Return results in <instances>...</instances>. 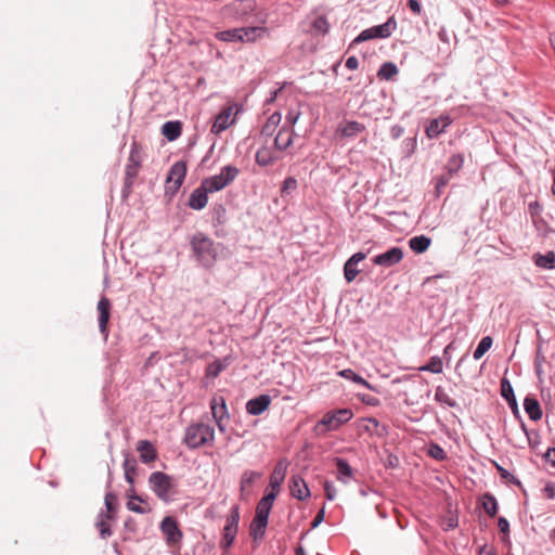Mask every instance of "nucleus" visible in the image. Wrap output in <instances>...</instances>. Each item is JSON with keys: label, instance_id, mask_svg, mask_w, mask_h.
Returning a JSON list of instances; mask_svg holds the SVG:
<instances>
[{"label": "nucleus", "instance_id": "obj_23", "mask_svg": "<svg viewBox=\"0 0 555 555\" xmlns=\"http://www.w3.org/2000/svg\"><path fill=\"white\" fill-rule=\"evenodd\" d=\"M366 255L362 251H358L353 254L344 266V274L347 282H352L357 275L359 274V270L357 269V264L364 260Z\"/></svg>", "mask_w": 555, "mask_h": 555}, {"label": "nucleus", "instance_id": "obj_54", "mask_svg": "<svg viewBox=\"0 0 555 555\" xmlns=\"http://www.w3.org/2000/svg\"><path fill=\"white\" fill-rule=\"evenodd\" d=\"M451 113L454 115L453 119L454 118H462V117H465V116H467V115H469L472 113V107L469 105H466V104H461L459 106H455V107L451 108Z\"/></svg>", "mask_w": 555, "mask_h": 555}, {"label": "nucleus", "instance_id": "obj_29", "mask_svg": "<svg viewBox=\"0 0 555 555\" xmlns=\"http://www.w3.org/2000/svg\"><path fill=\"white\" fill-rule=\"evenodd\" d=\"M398 74H399L398 66L393 62L389 61V62L383 63L379 66L376 76L382 81L383 80L392 81L396 79Z\"/></svg>", "mask_w": 555, "mask_h": 555}, {"label": "nucleus", "instance_id": "obj_8", "mask_svg": "<svg viewBox=\"0 0 555 555\" xmlns=\"http://www.w3.org/2000/svg\"><path fill=\"white\" fill-rule=\"evenodd\" d=\"M186 175V164L182 160L176 162L166 178V194L175 195L183 183Z\"/></svg>", "mask_w": 555, "mask_h": 555}, {"label": "nucleus", "instance_id": "obj_46", "mask_svg": "<svg viewBox=\"0 0 555 555\" xmlns=\"http://www.w3.org/2000/svg\"><path fill=\"white\" fill-rule=\"evenodd\" d=\"M453 177L443 172L435 178V194L439 197Z\"/></svg>", "mask_w": 555, "mask_h": 555}, {"label": "nucleus", "instance_id": "obj_11", "mask_svg": "<svg viewBox=\"0 0 555 555\" xmlns=\"http://www.w3.org/2000/svg\"><path fill=\"white\" fill-rule=\"evenodd\" d=\"M240 521V508L238 506H234L231 515L227 519V524L223 528V534L220 542L221 547L228 548L232 545L238 528Z\"/></svg>", "mask_w": 555, "mask_h": 555}, {"label": "nucleus", "instance_id": "obj_50", "mask_svg": "<svg viewBox=\"0 0 555 555\" xmlns=\"http://www.w3.org/2000/svg\"><path fill=\"white\" fill-rule=\"evenodd\" d=\"M519 422H520V428L521 430L524 431V434L526 435L527 439H528V444L531 449H535L538 447V441L535 440H532V436H535V438H539V431L538 430H529L525 424V422L522 421V418H518Z\"/></svg>", "mask_w": 555, "mask_h": 555}, {"label": "nucleus", "instance_id": "obj_45", "mask_svg": "<svg viewBox=\"0 0 555 555\" xmlns=\"http://www.w3.org/2000/svg\"><path fill=\"white\" fill-rule=\"evenodd\" d=\"M427 454L437 461H446L448 459L444 449L436 442L429 443Z\"/></svg>", "mask_w": 555, "mask_h": 555}, {"label": "nucleus", "instance_id": "obj_1", "mask_svg": "<svg viewBox=\"0 0 555 555\" xmlns=\"http://www.w3.org/2000/svg\"><path fill=\"white\" fill-rule=\"evenodd\" d=\"M273 502L270 499L262 496L257 503L255 516L249 525V537L253 542L258 544L264 538L266 530L269 522V515L273 507Z\"/></svg>", "mask_w": 555, "mask_h": 555}, {"label": "nucleus", "instance_id": "obj_5", "mask_svg": "<svg viewBox=\"0 0 555 555\" xmlns=\"http://www.w3.org/2000/svg\"><path fill=\"white\" fill-rule=\"evenodd\" d=\"M253 16L247 15L245 12V42H256L258 40L268 38L270 35L269 28L264 26L268 20V14L259 12L255 16V22L250 21Z\"/></svg>", "mask_w": 555, "mask_h": 555}, {"label": "nucleus", "instance_id": "obj_2", "mask_svg": "<svg viewBox=\"0 0 555 555\" xmlns=\"http://www.w3.org/2000/svg\"><path fill=\"white\" fill-rule=\"evenodd\" d=\"M191 247L196 259L205 267L211 266L217 258L214 241L204 233H195L191 238Z\"/></svg>", "mask_w": 555, "mask_h": 555}, {"label": "nucleus", "instance_id": "obj_20", "mask_svg": "<svg viewBox=\"0 0 555 555\" xmlns=\"http://www.w3.org/2000/svg\"><path fill=\"white\" fill-rule=\"evenodd\" d=\"M162 531L166 535L169 544H177L182 538L177 521L171 517L164 518L162 521Z\"/></svg>", "mask_w": 555, "mask_h": 555}, {"label": "nucleus", "instance_id": "obj_14", "mask_svg": "<svg viewBox=\"0 0 555 555\" xmlns=\"http://www.w3.org/2000/svg\"><path fill=\"white\" fill-rule=\"evenodd\" d=\"M291 495L298 501H305L310 498V489L300 475H293L289 479Z\"/></svg>", "mask_w": 555, "mask_h": 555}, {"label": "nucleus", "instance_id": "obj_17", "mask_svg": "<svg viewBox=\"0 0 555 555\" xmlns=\"http://www.w3.org/2000/svg\"><path fill=\"white\" fill-rule=\"evenodd\" d=\"M333 462L336 466V479L345 485L354 479V470L346 459L334 457Z\"/></svg>", "mask_w": 555, "mask_h": 555}, {"label": "nucleus", "instance_id": "obj_27", "mask_svg": "<svg viewBox=\"0 0 555 555\" xmlns=\"http://www.w3.org/2000/svg\"><path fill=\"white\" fill-rule=\"evenodd\" d=\"M99 327L101 333L106 334L107 323L109 320L111 301L106 297H102L98 302Z\"/></svg>", "mask_w": 555, "mask_h": 555}, {"label": "nucleus", "instance_id": "obj_18", "mask_svg": "<svg viewBox=\"0 0 555 555\" xmlns=\"http://www.w3.org/2000/svg\"><path fill=\"white\" fill-rule=\"evenodd\" d=\"M501 396L507 401L513 415L516 418H520V412L518 408V403L514 393V389L512 387V384L506 377H503L501 379Z\"/></svg>", "mask_w": 555, "mask_h": 555}, {"label": "nucleus", "instance_id": "obj_60", "mask_svg": "<svg viewBox=\"0 0 555 555\" xmlns=\"http://www.w3.org/2000/svg\"><path fill=\"white\" fill-rule=\"evenodd\" d=\"M275 128L271 127L270 125L266 124L260 132V139L263 141V143H269L270 138L272 137Z\"/></svg>", "mask_w": 555, "mask_h": 555}, {"label": "nucleus", "instance_id": "obj_59", "mask_svg": "<svg viewBox=\"0 0 555 555\" xmlns=\"http://www.w3.org/2000/svg\"><path fill=\"white\" fill-rule=\"evenodd\" d=\"M96 527H98L100 534L103 539H106L107 537H109L112 534L109 524L105 519H103V517L96 524Z\"/></svg>", "mask_w": 555, "mask_h": 555}, {"label": "nucleus", "instance_id": "obj_21", "mask_svg": "<svg viewBox=\"0 0 555 555\" xmlns=\"http://www.w3.org/2000/svg\"><path fill=\"white\" fill-rule=\"evenodd\" d=\"M271 404V397L269 395H260L250 399L245 404L246 411L251 415H259L263 413Z\"/></svg>", "mask_w": 555, "mask_h": 555}, {"label": "nucleus", "instance_id": "obj_22", "mask_svg": "<svg viewBox=\"0 0 555 555\" xmlns=\"http://www.w3.org/2000/svg\"><path fill=\"white\" fill-rule=\"evenodd\" d=\"M268 144L269 143H264L256 152V163L261 167L269 166L279 159L278 151Z\"/></svg>", "mask_w": 555, "mask_h": 555}, {"label": "nucleus", "instance_id": "obj_12", "mask_svg": "<svg viewBox=\"0 0 555 555\" xmlns=\"http://www.w3.org/2000/svg\"><path fill=\"white\" fill-rule=\"evenodd\" d=\"M152 490L158 498L166 500L171 489V479L168 475L162 472L151 474L150 479Z\"/></svg>", "mask_w": 555, "mask_h": 555}, {"label": "nucleus", "instance_id": "obj_57", "mask_svg": "<svg viewBox=\"0 0 555 555\" xmlns=\"http://www.w3.org/2000/svg\"><path fill=\"white\" fill-rule=\"evenodd\" d=\"M323 489L326 500L333 501L336 498V489L332 481L325 480L323 483Z\"/></svg>", "mask_w": 555, "mask_h": 555}, {"label": "nucleus", "instance_id": "obj_64", "mask_svg": "<svg viewBox=\"0 0 555 555\" xmlns=\"http://www.w3.org/2000/svg\"><path fill=\"white\" fill-rule=\"evenodd\" d=\"M324 517H325V506H323L318 513L317 515L314 516L312 522H311V527L312 528H315L318 527L323 520H324Z\"/></svg>", "mask_w": 555, "mask_h": 555}, {"label": "nucleus", "instance_id": "obj_41", "mask_svg": "<svg viewBox=\"0 0 555 555\" xmlns=\"http://www.w3.org/2000/svg\"><path fill=\"white\" fill-rule=\"evenodd\" d=\"M492 464L503 480H506L508 483L514 485L516 487H519V488L521 487V481L516 476L511 474L506 468L501 466L498 462L492 461Z\"/></svg>", "mask_w": 555, "mask_h": 555}, {"label": "nucleus", "instance_id": "obj_52", "mask_svg": "<svg viewBox=\"0 0 555 555\" xmlns=\"http://www.w3.org/2000/svg\"><path fill=\"white\" fill-rule=\"evenodd\" d=\"M498 528L501 533H503L502 541L509 542V522L505 517H499L498 519Z\"/></svg>", "mask_w": 555, "mask_h": 555}, {"label": "nucleus", "instance_id": "obj_43", "mask_svg": "<svg viewBox=\"0 0 555 555\" xmlns=\"http://www.w3.org/2000/svg\"><path fill=\"white\" fill-rule=\"evenodd\" d=\"M299 106L300 104L296 103L295 106H292L287 109V113L285 115V124L283 125L284 127H291V129H293V127L298 121L301 115Z\"/></svg>", "mask_w": 555, "mask_h": 555}, {"label": "nucleus", "instance_id": "obj_33", "mask_svg": "<svg viewBox=\"0 0 555 555\" xmlns=\"http://www.w3.org/2000/svg\"><path fill=\"white\" fill-rule=\"evenodd\" d=\"M143 463H151L156 459V450L147 440H140L137 447Z\"/></svg>", "mask_w": 555, "mask_h": 555}, {"label": "nucleus", "instance_id": "obj_55", "mask_svg": "<svg viewBox=\"0 0 555 555\" xmlns=\"http://www.w3.org/2000/svg\"><path fill=\"white\" fill-rule=\"evenodd\" d=\"M532 223L537 230H543L545 234L555 233V230H553L542 217L533 219Z\"/></svg>", "mask_w": 555, "mask_h": 555}, {"label": "nucleus", "instance_id": "obj_31", "mask_svg": "<svg viewBox=\"0 0 555 555\" xmlns=\"http://www.w3.org/2000/svg\"><path fill=\"white\" fill-rule=\"evenodd\" d=\"M331 24L325 15L317 16L310 26V33L313 36H325L330 33Z\"/></svg>", "mask_w": 555, "mask_h": 555}, {"label": "nucleus", "instance_id": "obj_56", "mask_svg": "<svg viewBox=\"0 0 555 555\" xmlns=\"http://www.w3.org/2000/svg\"><path fill=\"white\" fill-rule=\"evenodd\" d=\"M528 210L531 216V219L533 220V219L541 217L543 207L538 201H533V202L529 203Z\"/></svg>", "mask_w": 555, "mask_h": 555}, {"label": "nucleus", "instance_id": "obj_38", "mask_svg": "<svg viewBox=\"0 0 555 555\" xmlns=\"http://www.w3.org/2000/svg\"><path fill=\"white\" fill-rule=\"evenodd\" d=\"M534 263H535V266L543 268V269H547V270L555 269V253L553 250H551L544 255L537 254L534 256Z\"/></svg>", "mask_w": 555, "mask_h": 555}, {"label": "nucleus", "instance_id": "obj_44", "mask_svg": "<svg viewBox=\"0 0 555 555\" xmlns=\"http://www.w3.org/2000/svg\"><path fill=\"white\" fill-rule=\"evenodd\" d=\"M122 466H124V470H125L126 480L132 485L134 481V476H135V470H137L135 460L127 456L124 461Z\"/></svg>", "mask_w": 555, "mask_h": 555}, {"label": "nucleus", "instance_id": "obj_28", "mask_svg": "<svg viewBox=\"0 0 555 555\" xmlns=\"http://www.w3.org/2000/svg\"><path fill=\"white\" fill-rule=\"evenodd\" d=\"M464 159L465 158L462 153L452 154L443 166V172L454 177L463 168Z\"/></svg>", "mask_w": 555, "mask_h": 555}, {"label": "nucleus", "instance_id": "obj_26", "mask_svg": "<svg viewBox=\"0 0 555 555\" xmlns=\"http://www.w3.org/2000/svg\"><path fill=\"white\" fill-rule=\"evenodd\" d=\"M524 409L528 414L529 418L533 422L540 421L543 416V411L540 402L538 401L537 398H534L531 395H528L524 399Z\"/></svg>", "mask_w": 555, "mask_h": 555}, {"label": "nucleus", "instance_id": "obj_9", "mask_svg": "<svg viewBox=\"0 0 555 555\" xmlns=\"http://www.w3.org/2000/svg\"><path fill=\"white\" fill-rule=\"evenodd\" d=\"M352 417L353 412L351 409H337L325 413L321 418L320 424L326 426L331 430H335L341 425L348 423Z\"/></svg>", "mask_w": 555, "mask_h": 555}, {"label": "nucleus", "instance_id": "obj_40", "mask_svg": "<svg viewBox=\"0 0 555 555\" xmlns=\"http://www.w3.org/2000/svg\"><path fill=\"white\" fill-rule=\"evenodd\" d=\"M418 370L422 372L439 374L443 370V363L440 357L433 356L430 357L429 361L425 365H422Z\"/></svg>", "mask_w": 555, "mask_h": 555}, {"label": "nucleus", "instance_id": "obj_35", "mask_svg": "<svg viewBox=\"0 0 555 555\" xmlns=\"http://www.w3.org/2000/svg\"><path fill=\"white\" fill-rule=\"evenodd\" d=\"M338 375L346 379L352 380L353 383L359 384L370 390L377 391V389L372 384H370L365 378L356 373L352 369L341 370L338 372Z\"/></svg>", "mask_w": 555, "mask_h": 555}, {"label": "nucleus", "instance_id": "obj_24", "mask_svg": "<svg viewBox=\"0 0 555 555\" xmlns=\"http://www.w3.org/2000/svg\"><path fill=\"white\" fill-rule=\"evenodd\" d=\"M208 193L210 192L208 191L207 188H205V184L202 182L201 186H198L191 193L189 197V206L195 210L203 209L207 205Z\"/></svg>", "mask_w": 555, "mask_h": 555}, {"label": "nucleus", "instance_id": "obj_25", "mask_svg": "<svg viewBox=\"0 0 555 555\" xmlns=\"http://www.w3.org/2000/svg\"><path fill=\"white\" fill-rule=\"evenodd\" d=\"M233 121V107H228L216 117L215 122L211 127V131L215 133H220L221 131L225 130L230 125H232Z\"/></svg>", "mask_w": 555, "mask_h": 555}, {"label": "nucleus", "instance_id": "obj_62", "mask_svg": "<svg viewBox=\"0 0 555 555\" xmlns=\"http://www.w3.org/2000/svg\"><path fill=\"white\" fill-rule=\"evenodd\" d=\"M543 460L555 468V447H551L543 454Z\"/></svg>", "mask_w": 555, "mask_h": 555}, {"label": "nucleus", "instance_id": "obj_36", "mask_svg": "<svg viewBox=\"0 0 555 555\" xmlns=\"http://www.w3.org/2000/svg\"><path fill=\"white\" fill-rule=\"evenodd\" d=\"M431 244V240L426 235H416L409 240V247L416 254L425 253Z\"/></svg>", "mask_w": 555, "mask_h": 555}, {"label": "nucleus", "instance_id": "obj_34", "mask_svg": "<svg viewBox=\"0 0 555 555\" xmlns=\"http://www.w3.org/2000/svg\"><path fill=\"white\" fill-rule=\"evenodd\" d=\"M480 502H481L482 508L485 509L486 514L489 517L492 518L498 514V511H499L498 501L492 493L486 492L485 494H482L480 498Z\"/></svg>", "mask_w": 555, "mask_h": 555}, {"label": "nucleus", "instance_id": "obj_19", "mask_svg": "<svg viewBox=\"0 0 555 555\" xmlns=\"http://www.w3.org/2000/svg\"><path fill=\"white\" fill-rule=\"evenodd\" d=\"M294 135V129H291V127L282 126L273 139L274 149L278 152L286 151L292 145Z\"/></svg>", "mask_w": 555, "mask_h": 555}, {"label": "nucleus", "instance_id": "obj_42", "mask_svg": "<svg viewBox=\"0 0 555 555\" xmlns=\"http://www.w3.org/2000/svg\"><path fill=\"white\" fill-rule=\"evenodd\" d=\"M492 344H493V339L491 336L482 337L473 353L474 359L475 360L481 359L483 357V354L490 350V348L492 347Z\"/></svg>", "mask_w": 555, "mask_h": 555}, {"label": "nucleus", "instance_id": "obj_30", "mask_svg": "<svg viewBox=\"0 0 555 555\" xmlns=\"http://www.w3.org/2000/svg\"><path fill=\"white\" fill-rule=\"evenodd\" d=\"M162 134L168 140V141H175L177 140L181 133H182V122L179 120L175 121H166L162 126Z\"/></svg>", "mask_w": 555, "mask_h": 555}, {"label": "nucleus", "instance_id": "obj_13", "mask_svg": "<svg viewBox=\"0 0 555 555\" xmlns=\"http://www.w3.org/2000/svg\"><path fill=\"white\" fill-rule=\"evenodd\" d=\"M403 259V250L401 247H391L387 251L376 255L372 262L376 266L389 268L398 264Z\"/></svg>", "mask_w": 555, "mask_h": 555}, {"label": "nucleus", "instance_id": "obj_49", "mask_svg": "<svg viewBox=\"0 0 555 555\" xmlns=\"http://www.w3.org/2000/svg\"><path fill=\"white\" fill-rule=\"evenodd\" d=\"M241 31L242 30L237 29V28L231 29V30H224V31L218 33L217 37L223 41H237V40L243 39Z\"/></svg>", "mask_w": 555, "mask_h": 555}, {"label": "nucleus", "instance_id": "obj_16", "mask_svg": "<svg viewBox=\"0 0 555 555\" xmlns=\"http://www.w3.org/2000/svg\"><path fill=\"white\" fill-rule=\"evenodd\" d=\"M212 416L221 431L224 430L228 423L227 408L222 397L214 398L210 402Z\"/></svg>", "mask_w": 555, "mask_h": 555}, {"label": "nucleus", "instance_id": "obj_6", "mask_svg": "<svg viewBox=\"0 0 555 555\" xmlns=\"http://www.w3.org/2000/svg\"><path fill=\"white\" fill-rule=\"evenodd\" d=\"M143 162V150L140 143L133 142L129 154L125 172V190H130L139 175Z\"/></svg>", "mask_w": 555, "mask_h": 555}, {"label": "nucleus", "instance_id": "obj_10", "mask_svg": "<svg viewBox=\"0 0 555 555\" xmlns=\"http://www.w3.org/2000/svg\"><path fill=\"white\" fill-rule=\"evenodd\" d=\"M453 124V117L449 113H442L433 118L425 126V134L429 140L438 139Z\"/></svg>", "mask_w": 555, "mask_h": 555}, {"label": "nucleus", "instance_id": "obj_61", "mask_svg": "<svg viewBox=\"0 0 555 555\" xmlns=\"http://www.w3.org/2000/svg\"><path fill=\"white\" fill-rule=\"evenodd\" d=\"M543 495L546 499L553 500L555 499V482L554 481H547L542 489Z\"/></svg>", "mask_w": 555, "mask_h": 555}, {"label": "nucleus", "instance_id": "obj_47", "mask_svg": "<svg viewBox=\"0 0 555 555\" xmlns=\"http://www.w3.org/2000/svg\"><path fill=\"white\" fill-rule=\"evenodd\" d=\"M297 188H298V182H297L296 178H294V177L285 178L284 181L282 182V186L280 190L281 196L284 197V196L289 195Z\"/></svg>", "mask_w": 555, "mask_h": 555}, {"label": "nucleus", "instance_id": "obj_7", "mask_svg": "<svg viewBox=\"0 0 555 555\" xmlns=\"http://www.w3.org/2000/svg\"><path fill=\"white\" fill-rule=\"evenodd\" d=\"M240 173L237 167L224 166L219 175L204 179L202 182L210 193L218 192L229 185Z\"/></svg>", "mask_w": 555, "mask_h": 555}, {"label": "nucleus", "instance_id": "obj_37", "mask_svg": "<svg viewBox=\"0 0 555 555\" xmlns=\"http://www.w3.org/2000/svg\"><path fill=\"white\" fill-rule=\"evenodd\" d=\"M360 422L364 423L362 425L363 430L371 435L383 436L385 433V426H382L375 417H362Z\"/></svg>", "mask_w": 555, "mask_h": 555}, {"label": "nucleus", "instance_id": "obj_15", "mask_svg": "<svg viewBox=\"0 0 555 555\" xmlns=\"http://www.w3.org/2000/svg\"><path fill=\"white\" fill-rule=\"evenodd\" d=\"M366 127L357 120H346L339 124L336 134L339 138H354L364 132Z\"/></svg>", "mask_w": 555, "mask_h": 555}, {"label": "nucleus", "instance_id": "obj_32", "mask_svg": "<svg viewBox=\"0 0 555 555\" xmlns=\"http://www.w3.org/2000/svg\"><path fill=\"white\" fill-rule=\"evenodd\" d=\"M287 467H288L287 461L286 460H280L275 464L272 473L270 474L269 482L270 483H276V485H283L284 479L286 477Z\"/></svg>", "mask_w": 555, "mask_h": 555}, {"label": "nucleus", "instance_id": "obj_48", "mask_svg": "<svg viewBox=\"0 0 555 555\" xmlns=\"http://www.w3.org/2000/svg\"><path fill=\"white\" fill-rule=\"evenodd\" d=\"M227 364L223 361L217 360L210 363L206 369V377L216 378L225 369Z\"/></svg>", "mask_w": 555, "mask_h": 555}, {"label": "nucleus", "instance_id": "obj_53", "mask_svg": "<svg viewBox=\"0 0 555 555\" xmlns=\"http://www.w3.org/2000/svg\"><path fill=\"white\" fill-rule=\"evenodd\" d=\"M281 487H282V485H276V483H270L269 482L268 487L264 490L263 496L267 498V499H270V501H272L274 503L276 496L281 492Z\"/></svg>", "mask_w": 555, "mask_h": 555}, {"label": "nucleus", "instance_id": "obj_58", "mask_svg": "<svg viewBox=\"0 0 555 555\" xmlns=\"http://www.w3.org/2000/svg\"><path fill=\"white\" fill-rule=\"evenodd\" d=\"M133 500L142 501L139 496H132L131 500L128 501V503H127L128 509H130L131 512H134V513H139V514H145L150 511V508H145L139 504H135L133 502Z\"/></svg>", "mask_w": 555, "mask_h": 555}, {"label": "nucleus", "instance_id": "obj_3", "mask_svg": "<svg viewBox=\"0 0 555 555\" xmlns=\"http://www.w3.org/2000/svg\"><path fill=\"white\" fill-rule=\"evenodd\" d=\"M215 437L214 428L208 424H191L184 434V442L189 448L196 449L212 442Z\"/></svg>", "mask_w": 555, "mask_h": 555}, {"label": "nucleus", "instance_id": "obj_51", "mask_svg": "<svg viewBox=\"0 0 555 555\" xmlns=\"http://www.w3.org/2000/svg\"><path fill=\"white\" fill-rule=\"evenodd\" d=\"M357 399L360 400L363 404L369 406H378L380 404V400L377 397L358 392L356 395Z\"/></svg>", "mask_w": 555, "mask_h": 555}, {"label": "nucleus", "instance_id": "obj_39", "mask_svg": "<svg viewBox=\"0 0 555 555\" xmlns=\"http://www.w3.org/2000/svg\"><path fill=\"white\" fill-rule=\"evenodd\" d=\"M435 401L441 405H446L448 408H456L457 402L450 397L447 390L442 386H437L435 388Z\"/></svg>", "mask_w": 555, "mask_h": 555}, {"label": "nucleus", "instance_id": "obj_63", "mask_svg": "<svg viewBox=\"0 0 555 555\" xmlns=\"http://www.w3.org/2000/svg\"><path fill=\"white\" fill-rule=\"evenodd\" d=\"M406 5L415 15L422 13V5L418 0H408Z\"/></svg>", "mask_w": 555, "mask_h": 555}, {"label": "nucleus", "instance_id": "obj_4", "mask_svg": "<svg viewBox=\"0 0 555 555\" xmlns=\"http://www.w3.org/2000/svg\"><path fill=\"white\" fill-rule=\"evenodd\" d=\"M397 28V22L395 16H390L385 23L380 25H375L370 28L362 30L350 43V48L361 42L372 40V39H386L391 36V34Z\"/></svg>", "mask_w": 555, "mask_h": 555}]
</instances>
